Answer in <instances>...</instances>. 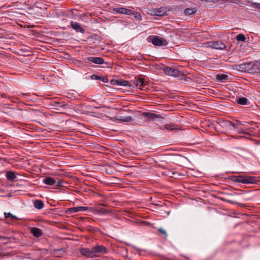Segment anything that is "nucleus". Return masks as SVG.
<instances>
[{
    "label": "nucleus",
    "instance_id": "obj_1",
    "mask_svg": "<svg viewBox=\"0 0 260 260\" xmlns=\"http://www.w3.org/2000/svg\"><path fill=\"white\" fill-rule=\"evenodd\" d=\"M239 67L242 70L250 73H258L260 72V64L257 62H249L244 63L240 64Z\"/></svg>",
    "mask_w": 260,
    "mask_h": 260
},
{
    "label": "nucleus",
    "instance_id": "obj_2",
    "mask_svg": "<svg viewBox=\"0 0 260 260\" xmlns=\"http://www.w3.org/2000/svg\"><path fill=\"white\" fill-rule=\"evenodd\" d=\"M149 42L156 46H165L168 44V42L165 38L155 36L148 37Z\"/></svg>",
    "mask_w": 260,
    "mask_h": 260
},
{
    "label": "nucleus",
    "instance_id": "obj_3",
    "mask_svg": "<svg viewBox=\"0 0 260 260\" xmlns=\"http://www.w3.org/2000/svg\"><path fill=\"white\" fill-rule=\"evenodd\" d=\"M147 84V82L143 78H135V80L129 83V86L137 87L142 90L143 87Z\"/></svg>",
    "mask_w": 260,
    "mask_h": 260
},
{
    "label": "nucleus",
    "instance_id": "obj_4",
    "mask_svg": "<svg viewBox=\"0 0 260 260\" xmlns=\"http://www.w3.org/2000/svg\"><path fill=\"white\" fill-rule=\"evenodd\" d=\"M164 72L166 75L174 77H179L184 76V74L178 70L169 67H165L164 68Z\"/></svg>",
    "mask_w": 260,
    "mask_h": 260
},
{
    "label": "nucleus",
    "instance_id": "obj_5",
    "mask_svg": "<svg viewBox=\"0 0 260 260\" xmlns=\"http://www.w3.org/2000/svg\"><path fill=\"white\" fill-rule=\"evenodd\" d=\"M207 46L217 50H222L226 49V45L221 41H210L207 43Z\"/></svg>",
    "mask_w": 260,
    "mask_h": 260
},
{
    "label": "nucleus",
    "instance_id": "obj_6",
    "mask_svg": "<svg viewBox=\"0 0 260 260\" xmlns=\"http://www.w3.org/2000/svg\"><path fill=\"white\" fill-rule=\"evenodd\" d=\"M43 182L48 185H54L56 187L62 186V182L59 179L51 177H46L43 180Z\"/></svg>",
    "mask_w": 260,
    "mask_h": 260
},
{
    "label": "nucleus",
    "instance_id": "obj_7",
    "mask_svg": "<svg viewBox=\"0 0 260 260\" xmlns=\"http://www.w3.org/2000/svg\"><path fill=\"white\" fill-rule=\"evenodd\" d=\"M92 248L96 257L99 256V254H106L108 251L107 248L102 245H98Z\"/></svg>",
    "mask_w": 260,
    "mask_h": 260
},
{
    "label": "nucleus",
    "instance_id": "obj_8",
    "mask_svg": "<svg viewBox=\"0 0 260 260\" xmlns=\"http://www.w3.org/2000/svg\"><path fill=\"white\" fill-rule=\"evenodd\" d=\"M80 252L82 255L88 258L96 257V255L94 254L92 248L91 249L89 248H81Z\"/></svg>",
    "mask_w": 260,
    "mask_h": 260
},
{
    "label": "nucleus",
    "instance_id": "obj_9",
    "mask_svg": "<svg viewBox=\"0 0 260 260\" xmlns=\"http://www.w3.org/2000/svg\"><path fill=\"white\" fill-rule=\"evenodd\" d=\"M151 12V14L152 15L162 16L166 14L167 8L165 7H161L158 9H153Z\"/></svg>",
    "mask_w": 260,
    "mask_h": 260
},
{
    "label": "nucleus",
    "instance_id": "obj_10",
    "mask_svg": "<svg viewBox=\"0 0 260 260\" xmlns=\"http://www.w3.org/2000/svg\"><path fill=\"white\" fill-rule=\"evenodd\" d=\"M87 62H93L97 64H102L104 63V60L103 58L100 57H88L86 58Z\"/></svg>",
    "mask_w": 260,
    "mask_h": 260
},
{
    "label": "nucleus",
    "instance_id": "obj_11",
    "mask_svg": "<svg viewBox=\"0 0 260 260\" xmlns=\"http://www.w3.org/2000/svg\"><path fill=\"white\" fill-rule=\"evenodd\" d=\"M143 115L147 117L149 121L155 120L158 118H162V117L160 115L150 112L143 113Z\"/></svg>",
    "mask_w": 260,
    "mask_h": 260
},
{
    "label": "nucleus",
    "instance_id": "obj_12",
    "mask_svg": "<svg viewBox=\"0 0 260 260\" xmlns=\"http://www.w3.org/2000/svg\"><path fill=\"white\" fill-rule=\"evenodd\" d=\"M113 11L115 12L122 14L131 15L132 14V10L123 7L114 8L113 9Z\"/></svg>",
    "mask_w": 260,
    "mask_h": 260
},
{
    "label": "nucleus",
    "instance_id": "obj_13",
    "mask_svg": "<svg viewBox=\"0 0 260 260\" xmlns=\"http://www.w3.org/2000/svg\"><path fill=\"white\" fill-rule=\"evenodd\" d=\"M242 125H243V123L241 121L237 120L235 122H233L232 128L237 129L239 133H244V132H242L244 129L241 127Z\"/></svg>",
    "mask_w": 260,
    "mask_h": 260
},
{
    "label": "nucleus",
    "instance_id": "obj_14",
    "mask_svg": "<svg viewBox=\"0 0 260 260\" xmlns=\"http://www.w3.org/2000/svg\"><path fill=\"white\" fill-rule=\"evenodd\" d=\"M71 25L72 27L77 32H80L82 34L84 33V29L81 26L80 24L79 23L77 22L71 21Z\"/></svg>",
    "mask_w": 260,
    "mask_h": 260
},
{
    "label": "nucleus",
    "instance_id": "obj_15",
    "mask_svg": "<svg viewBox=\"0 0 260 260\" xmlns=\"http://www.w3.org/2000/svg\"><path fill=\"white\" fill-rule=\"evenodd\" d=\"M30 233L36 238L40 237L43 235L42 230L38 228L32 227L30 229Z\"/></svg>",
    "mask_w": 260,
    "mask_h": 260
},
{
    "label": "nucleus",
    "instance_id": "obj_16",
    "mask_svg": "<svg viewBox=\"0 0 260 260\" xmlns=\"http://www.w3.org/2000/svg\"><path fill=\"white\" fill-rule=\"evenodd\" d=\"M219 123L222 127L232 129L233 122L228 120H220Z\"/></svg>",
    "mask_w": 260,
    "mask_h": 260
},
{
    "label": "nucleus",
    "instance_id": "obj_17",
    "mask_svg": "<svg viewBox=\"0 0 260 260\" xmlns=\"http://www.w3.org/2000/svg\"><path fill=\"white\" fill-rule=\"evenodd\" d=\"M115 118L117 120L125 122H131L133 120V117L131 116H123L121 115H118L115 117Z\"/></svg>",
    "mask_w": 260,
    "mask_h": 260
},
{
    "label": "nucleus",
    "instance_id": "obj_18",
    "mask_svg": "<svg viewBox=\"0 0 260 260\" xmlns=\"http://www.w3.org/2000/svg\"><path fill=\"white\" fill-rule=\"evenodd\" d=\"M246 184H257V180L253 176L245 175Z\"/></svg>",
    "mask_w": 260,
    "mask_h": 260
},
{
    "label": "nucleus",
    "instance_id": "obj_19",
    "mask_svg": "<svg viewBox=\"0 0 260 260\" xmlns=\"http://www.w3.org/2000/svg\"><path fill=\"white\" fill-rule=\"evenodd\" d=\"M216 79L220 82H224L229 79V77L225 74H218L216 76Z\"/></svg>",
    "mask_w": 260,
    "mask_h": 260
},
{
    "label": "nucleus",
    "instance_id": "obj_20",
    "mask_svg": "<svg viewBox=\"0 0 260 260\" xmlns=\"http://www.w3.org/2000/svg\"><path fill=\"white\" fill-rule=\"evenodd\" d=\"M52 105H53V106H54L55 107L54 108L55 109L58 110L59 109V108L65 107L67 105V104L64 101H61V102L55 101V102H53Z\"/></svg>",
    "mask_w": 260,
    "mask_h": 260
},
{
    "label": "nucleus",
    "instance_id": "obj_21",
    "mask_svg": "<svg viewBox=\"0 0 260 260\" xmlns=\"http://www.w3.org/2000/svg\"><path fill=\"white\" fill-rule=\"evenodd\" d=\"M234 178L235 182L246 184L245 175L234 176Z\"/></svg>",
    "mask_w": 260,
    "mask_h": 260
},
{
    "label": "nucleus",
    "instance_id": "obj_22",
    "mask_svg": "<svg viewBox=\"0 0 260 260\" xmlns=\"http://www.w3.org/2000/svg\"><path fill=\"white\" fill-rule=\"evenodd\" d=\"M34 207L38 209H42L44 206L43 202L41 200H37L34 202Z\"/></svg>",
    "mask_w": 260,
    "mask_h": 260
},
{
    "label": "nucleus",
    "instance_id": "obj_23",
    "mask_svg": "<svg viewBox=\"0 0 260 260\" xmlns=\"http://www.w3.org/2000/svg\"><path fill=\"white\" fill-rule=\"evenodd\" d=\"M197 12V9L194 8H186L184 11V13L185 15H190L195 14Z\"/></svg>",
    "mask_w": 260,
    "mask_h": 260
},
{
    "label": "nucleus",
    "instance_id": "obj_24",
    "mask_svg": "<svg viewBox=\"0 0 260 260\" xmlns=\"http://www.w3.org/2000/svg\"><path fill=\"white\" fill-rule=\"evenodd\" d=\"M237 103L241 105H246L248 104V100L245 97H240L237 100Z\"/></svg>",
    "mask_w": 260,
    "mask_h": 260
},
{
    "label": "nucleus",
    "instance_id": "obj_25",
    "mask_svg": "<svg viewBox=\"0 0 260 260\" xmlns=\"http://www.w3.org/2000/svg\"><path fill=\"white\" fill-rule=\"evenodd\" d=\"M6 176L7 179L10 181L14 180L16 177L15 173L12 171L8 172Z\"/></svg>",
    "mask_w": 260,
    "mask_h": 260
},
{
    "label": "nucleus",
    "instance_id": "obj_26",
    "mask_svg": "<svg viewBox=\"0 0 260 260\" xmlns=\"http://www.w3.org/2000/svg\"><path fill=\"white\" fill-rule=\"evenodd\" d=\"M5 214V217L7 218L8 217H11L12 218V220H19V219L15 215H12L11 213H4Z\"/></svg>",
    "mask_w": 260,
    "mask_h": 260
},
{
    "label": "nucleus",
    "instance_id": "obj_27",
    "mask_svg": "<svg viewBox=\"0 0 260 260\" xmlns=\"http://www.w3.org/2000/svg\"><path fill=\"white\" fill-rule=\"evenodd\" d=\"M119 83H118V86H126L127 85L129 86V83L128 81L122 79L118 80Z\"/></svg>",
    "mask_w": 260,
    "mask_h": 260
},
{
    "label": "nucleus",
    "instance_id": "obj_28",
    "mask_svg": "<svg viewBox=\"0 0 260 260\" xmlns=\"http://www.w3.org/2000/svg\"><path fill=\"white\" fill-rule=\"evenodd\" d=\"M237 40L238 41L244 42L246 40L245 36L243 34H239L236 36Z\"/></svg>",
    "mask_w": 260,
    "mask_h": 260
},
{
    "label": "nucleus",
    "instance_id": "obj_29",
    "mask_svg": "<svg viewBox=\"0 0 260 260\" xmlns=\"http://www.w3.org/2000/svg\"><path fill=\"white\" fill-rule=\"evenodd\" d=\"M89 209V208L87 207L78 206L76 207V211L77 212L80 211H85Z\"/></svg>",
    "mask_w": 260,
    "mask_h": 260
},
{
    "label": "nucleus",
    "instance_id": "obj_30",
    "mask_svg": "<svg viewBox=\"0 0 260 260\" xmlns=\"http://www.w3.org/2000/svg\"><path fill=\"white\" fill-rule=\"evenodd\" d=\"M76 212H77L76 211V207L70 208L67 210V213H73Z\"/></svg>",
    "mask_w": 260,
    "mask_h": 260
},
{
    "label": "nucleus",
    "instance_id": "obj_31",
    "mask_svg": "<svg viewBox=\"0 0 260 260\" xmlns=\"http://www.w3.org/2000/svg\"><path fill=\"white\" fill-rule=\"evenodd\" d=\"M157 230L160 233L163 234L165 236V237H167L168 236V234L166 231L163 229L159 228Z\"/></svg>",
    "mask_w": 260,
    "mask_h": 260
},
{
    "label": "nucleus",
    "instance_id": "obj_32",
    "mask_svg": "<svg viewBox=\"0 0 260 260\" xmlns=\"http://www.w3.org/2000/svg\"><path fill=\"white\" fill-rule=\"evenodd\" d=\"M99 212L102 214H108L110 213L111 211L109 210L105 209H101L99 210Z\"/></svg>",
    "mask_w": 260,
    "mask_h": 260
},
{
    "label": "nucleus",
    "instance_id": "obj_33",
    "mask_svg": "<svg viewBox=\"0 0 260 260\" xmlns=\"http://www.w3.org/2000/svg\"><path fill=\"white\" fill-rule=\"evenodd\" d=\"M252 6L254 8L260 10V4L254 3L252 4Z\"/></svg>",
    "mask_w": 260,
    "mask_h": 260
},
{
    "label": "nucleus",
    "instance_id": "obj_34",
    "mask_svg": "<svg viewBox=\"0 0 260 260\" xmlns=\"http://www.w3.org/2000/svg\"><path fill=\"white\" fill-rule=\"evenodd\" d=\"M118 83H119L118 80L112 79L111 81V84H112L113 85H118Z\"/></svg>",
    "mask_w": 260,
    "mask_h": 260
},
{
    "label": "nucleus",
    "instance_id": "obj_35",
    "mask_svg": "<svg viewBox=\"0 0 260 260\" xmlns=\"http://www.w3.org/2000/svg\"><path fill=\"white\" fill-rule=\"evenodd\" d=\"M124 112H126L127 113H131V112H132V110H130V109H127V110H126V109H121V110L119 111V113L122 114H123V113Z\"/></svg>",
    "mask_w": 260,
    "mask_h": 260
},
{
    "label": "nucleus",
    "instance_id": "obj_36",
    "mask_svg": "<svg viewBox=\"0 0 260 260\" xmlns=\"http://www.w3.org/2000/svg\"><path fill=\"white\" fill-rule=\"evenodd\" d=\"M91 79L95 80H102V79H101V77H99L95 74H93L91 76Z\"/></svg>",
    "mask_w": 260,
    "mask_h": 260
},
{
    "label": "nucleus",
    "instance_id": "obj_37",
    "mask_svg": "<svg viewBox=\"0 0 260 260\" xmlns=\"http://www.w3.org/2000/svg\"><path fill=\"white\" fill-rule=\"evenodd\" d=\"M166 128L169 129L170 130H173V129H176V127L174 125H167Z\"/></svg>",
    "mask_w": 260,
    "mask_h": 260
},
{
    "label": "nucleus",
    "instance_id": "obj_38",
    "mask_svg": "<svg viewBox=\"0 0 260 260\" xmlns=\"http://www.w3.org/2000/svg\"><path fill=\"white\" fill-rule=\"evenodd\" d=\"M101 79H102V81H103V82H106L107 81L106 80H107V78H105L104 77H101Z\"/></svg>",
    "mask_w": 260,
    "mask_h": 260
},
{
    "label": "nucleus",
    "instance_id": "obj_39",
    "mask_svg": "<svg viewBox=\"0 0 260 260\" xmlns=\"http://www.w3.org/2000/svg\"><path fill=\"white\" fill-rule=\"evenodd\" d=\"M21 95H27V93H21Z\"/></svg>",
    "mask_w": 260,
    "mask_h": 260
},
{
    "label": "nucleus",
    "instance_id": "obj_40",
    "mask_svg": "<svg viewBox=\"0 0 260 260\" xmlns=\"http://www.w3.org/2000/svg\"><path fill=\"white\" fill-rule=\"evenodd\" d=\"M229 202H230V203H233V204H237V203H236L235 202H233V201H229Z\"/></svg>",
    "mask_w": 260,
    "mask_h": 260
},
{
    "label": "nucleus",
    "instance_id": "obj_41",
    "mask_svg": "<svg viewBox=\"0 0 260 260\" xmlns=\"http://www.w3.org/2000/svg\"><path fill=\"white\" fill-rule=\"evenodd\" d=\"M45 251H46V253H47L48 252V250L47 249H45Z\"/></svg>",
    "mask_w": 260,
    "mask_h": 260
}]
</instances>
